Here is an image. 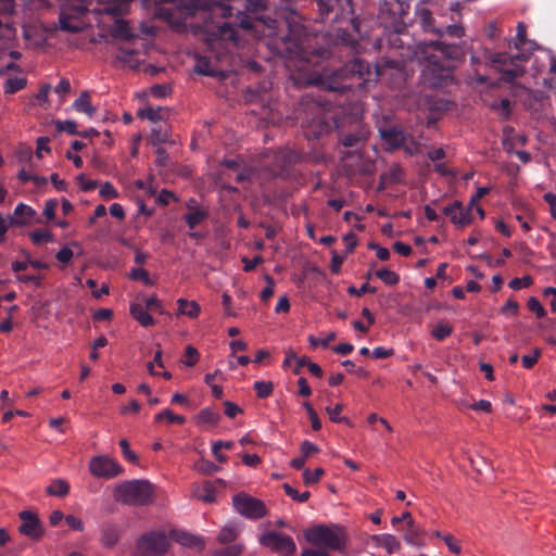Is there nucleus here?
Here are the masks:
<instances>
[{
	"mask_svg": "<svg viewBox=\"0 0 556 556\" xmlns=\"http://www.w3.org/2000/svg\"><path fill=\"white\" fill-rule=\"evenodd\" d=\"M348 291L352 295L361 296L367 292L374 293L376 290L375 288H371L368 283H364L359 289H356L355 287H350Z\"/></svg>",
	"mask_w": 556,
	"mask_h": 556,
	"instance_id": "nucleus-58",
	"label": "nucleus"
},
{
	"mask_svg": "<svg viewBox=\"0 0 556 556\" xmlns=\"http://www.w3.org/2000/svg\"><path fill=\"white\" fill-rule=\"evenodd\" d=\"M199 352L192 345H188L185 350L184 365L188 367L194 366L199 361Z\"/></svg>",
	"mask_w": 556,
	"mask_h": 556,
	"instance_id": "nucleus-40",
	"label": "nucleus"
},
{
	"mask_svg": "<svg viewBox=\"0 0 556 556\" xmlns=\"http://www.w3.org/2000/svg\"><path fill=\"white\" fill-rule=\"evenodd\" d=\"M301 556H330L327 549L324 548H307L302 551Z\"/></svg>",
	"mask_w": 556,
	"mask_h": 556,
	"instance_id": "nucleus-64",
	"label": "nucleus"
},
{
	"mask_svg": "<svg viewBox=\"0 0 556 556\" xmlns=\"http://www.w3.org/2000/svg\"><path fill=\"white\" fill-rule=\"evenodd\" d=\"M242 551L243 546L241 544H233L218 549L214 556H239Z\"/></svg>",
	"mask_w": 556,
	"mask_h": 556,
	"instance_id": "nucleus-43",
	"label": "nucleus"
},
{
	"mask_svg": "<svg viewBox=\"0 0 556 556\" xmlns=\"http://www.w3.org/2000/svg\"><path fill=\"white\" fill-rule=\"evenodd\" d=\"M99 193L104 199H116L118 198V191L116 188L109 181L104 182L99 190Z\"/></svg>",
	"mask_w": 556,
	"mask_h": 556,
	"instance_id": "nucleus-44",
	"label": "nucleus"
},
{
	"mask_svg": "<svg viewBox=\"0 0 556 556\" xmlns=\"http://www.w3.org/2000/svg\"><path fill=\"white\" fill-rule=\"evenodd\" d=\"M89 470L92 476L103 479H112L122 473V467L113 458L103 455L90 459Z\"/></svg>",
	"mask_w": 556,
	"mask_h": 556,
	"instance_id": "nucleus-9",
	"label": "nucleus"
},
{
	"mask_svg": "<svg viewBox=\"0 0 556 556\" xmlns=\"http://www.w3.org/2000/svg\"><path fill=\"white\" fill-rule=\"evenodd\" d=\"M132 0H99V7L94 8L98 14L118 16L127 13Z\"/></svg>",
	"mask_w": 556,
	"mask_h": 556,
	"instance_id": "nucleus-12",
	"label": "nucleus"
},
{
	"mask_svg": "<svg viewBox=\"0 0 556 556\" xmlns=\"http://www.w3.org/2000/svg\"><path fill=\"white\" fill-rule=\"evenodd\" d=\"M166 420L169 424L182 425L186 422V418L181 415L174 414L170 409H164L155 415V421L161 422Z\"/></svg>",
	"mask_w": 556,
	"mask_h": 556,
	"instance_id": "nucleus-28",
	"label": "nucleus"
},
{
	"mask_svg": "<svg viewBox=\"0 0 556 556\" xmlns=\"http://www.w3.org/2000/svg\"><path fill=\"white\" fill-rule=\"evenodd\" d=\"M232 504L237 513L250 519L262 518L267 513L266 506L261 500L245 493L235 495Z\"/></svg>",
	"mask_w": 556,
	"mask_h": 556,
	"instance_id": "nucleus-8",
	"label": "nucleus"
},
{
	"mask_svg": "<svg viewBox=\"0 0 556 556\" xmlns=\"http://www.w3.org/2000/svg\"><path fill=\"white\" fill-rule=\"evenodd\" d=\"M376 276L389 286H394L399 282V275L390 269L383 268L376 273Z\"/></svg>",
	"mask_w": 556,
	"mask_h": 556,
	"instance_id": "nucleus-34",
	"label": "nucleus"
},
{
	"mask_svg": "<svg viewBox=\"0 0 556 556\" xmlns=\"http://www.w3.org/2000/svg\"><path fill=\"white\" fill-rule=\"evenodd\" d=\"M406 527H407V529L403 535L405 542L409 545H418L420 530L415 526L413 519H409L408 526H406Z\"/></svg>",
	"mask_w": 556,
	"mask_h": 556,
	"instance_id": "nucleus-27",
	"label": "nucleus"
},
{
	"mask_svg": "<svg viewBox=\"0 0 556 556\" xmlns=\"http://www.w3.org/2000/svg\"><path fill=\"white\" fill-rule=\"evenodd\" d=\"M254 389L260 397L265 399L273 393L274 384L270 381L261 380L254 383Z\"/></svg>",
	"mask_w": 556,
	"mask_h": 556,
	"instance_id": "nucleus-37",
	"label": "nucleus"
},
{
	"mask_svg": "<svg viewBox=\"0 0 556 556\" xmlns=\"http://www.w3.org/2000/svg\"><path fill=\"white\" fill-rule=\"evenodd\" d=\"M301 454L305 457V458H308L312 454H315V453H318L319 452V448L316 444L309 442V441H303L302 444H301Z\"/></svg>",
	"mask_w": 556,
	"mask_h": 556,
	"instance_id": "nucleus-52",
	"label": "nucleus"
},
{
	"mask_svg": "<svg viewBox=\"0 0 556 556\" xmlns=\"http://www.w3.org/2000/svg\"><path fill=\"white\" fill-rule=\"evenodd\" d=\"M544 200L549 205L552 216L556 218V194L547 192L544 194Z\"/></svg>",
	"mask_w": 556,
	"mask_h": 556,
	"instance_id": "nucleus-62",
	"label": "nucleus"
},
{
	"mask_svg": "<svg viewBox=\"0 0 556 556\" xmlns=\"http://www.w3.org/2000/svg\"><path fill=\"white\" fill-rule=\"evenodd\" d=\"M336 339L334 332H329L325 338H315L314 336L308 337V342L312 348L323 346L327 348L331 341Z\"/></svg>",
	"mask_w": 556,
	"mask_h": 556,
	"instance_id": "nucleus-41",
	"label": "nucleus"
},
{
	"mask_svg": "<svg viewBox=\"0 0 556 556\" xmlns=\"http://www.w3.org/2000/svg\"><path fill=\"white\" fill-rule=\"evenodd\" d=\"M238 534H239L238 528H236L232 525H227L220 530V532L217 536V540L219 543H223V544L230 543L236 540Z\"/></svg>",
	"mask_w": 556,
	"mask_h": 556,
	"instance_id": "nucleus-29",
	"label": "nucleus"
},
{
	"mask_svg": "<svg viewBox=\"0 0 556 556\" xmlns=\"http://www.w3.org/2000/svg\"><path fill=\"white\" fill-rule=\"evenodd\" d=\"M532 278L530 276H525L522 278H515L509 282V287L514 290H519L521 288H527L531 286Z\"/></svg>",
	"mask_w": 556,
	"mask_h": 556,
	"instance_id": "nucleus-51",
	"label": "nucleus"
},
{
	"mask_svg": "<svg viewBox=\"0 0 556 556\" xmlns=\"http://www.w3.org/2000/svg\"><path fill=\"white\" fill-rule=\"evenodd\" d=\"M72 248L78 250L81 253V247L78 242L73 241L68 245L62 248L55 255L56 260L62 264H68L74 256V251Z\"/></svg>",
	"mask_w": 556,
	"mask_h": 556,
	"instance_id": "nucleus-23",
	"label": "nucleus"
},
{
	"mask_svg": "<svg viewBox=\"0 0 556 556\" xmlns=\"http://www.w3.org/2000/svg\"><path fill=\"white\" fill-rule=\"evenodd\" d=\"M225 405V414L229 417V418H233L236 417L238 414H241L242 413V409L236 405L235 403L232 402H225L224 403Z\"/></svg>",
	"mask_w": 556,
	"mask_h": 556,
	"instance_id": "nucleus-56",
	"label": "nucleus"
},
{
	"mask_svg": "<svg viewBox=\"0 0 556 556\" xmlns=\"http://www.w3.org/2000/svg\"><path fill=\"white\" fill-rule=\"evenodd\" d=\"M65 521L67 526L75 531L81 532L85 529L84 521L74 515H67Z\"/></svg>",
	"mask_w": 556,
	"mask_h": 556,
	"instance_id": "nucleus-50",
	"label": "nucleus"
},
{
	"mask_svg": "<svg viewBox=\"0 0 556 556\" xmlns=\"http://www.w3.org/2000/svg\"><path fill=\"white\" fill-rule=\"evenodd\" d=\"M152 140L155 142V143H162V142H165L168 140L169 138V128L167 125H161L159 126V128H153L152 129Z\"/></svg>",
	"mask_w": 556,
	"mask_h": 556,
	"instance_id": "nucleus-38",
	"label": "nucleus"
},
{
	"mask_svg": "<svg viewBox=\"0 0 556 556\" xmlns=\"http://www.w3.org/2000/svg\"><path fill=\"white\" fill-rule=\"evenodd\" d=\"M525 41H526V25L523 23H518L515 47L517 49H519L520 46H522L525 43Z\"/></svg>",
	"mask_w": 556,
	"mask_h": 556,
	"instance_id": "nucleus-55",
	"label": "nucleus"
},
{
	"mask_svg": "<svg viewBox=\"0 0 556 556\" xmlns=\"http://www.w3.org/2000/svg\"><path fill=\"white\" fill-rule=\"evenodd\" d=\"M168 115H169L168 109H165L162 106H157V108L147 106V108L140 109L138 111V116L140 118L149 119L152 123H157V122L164 121L168 117Z\"/></svg>",
	"mask_w": 556,
	"mask_h": 556,
	"instance_id": "nucleus-15",
	"label": "nucleus"
},
{
	"mask_svg": "<svg viewBox=\"0 0 556 556\" xmlns=\"http://www.w3.org/2000/svg\"><path fill=\"white\" fill-rule=\"evenodd\" d=\"M198 418L202 422L215 425L219 419V415L210 408H205L199 413Z\"/></svg>",
	"mask_w": 556,
	"mask_h": 556,
	"instance_id": "nucleus-45",
	"label": "nucleus"
},
{
	"mask_svg": "<svg viewBox=\"0 0 556 556\" xmlns=\"http://www.w3.org/2000/svg\"><path fill=\"white\" fill-rule=\"evenodd\" d=\"M194 496L204 503L215 502V491L208 483L204 484L201 488H197L194 490Z\"/></svg>",
	"mask_w": 556,
	"mask_h": 556,
	"instance_id": "nucleus-26",
	"label": "nucleus"
},
{
	"mask_svg": "<svg viewBox=\"0 0 556 556\" xmlns=\"http://www.w3.org/2000/svg\"><path fill=\"white\" fill-rule=\"evenodd\" d=\"M129 277L134 280H139L147 286H153L154 282L150 279L149 273L142 267H135L131 269Z\"/></svg>",
	"mask_w": 556,
	"mask_h": 556,
	"instance_id": "nucleus-36",
	"label": "nucleus"
},
{
	"mask_svg": "<svg viewBox=\"0 0 556 556\" xmlns=\"http://www.w3.org/2000/svg\"><path fill=\"white\" fill-rule=\"evenodd\" d=\"M541 355V350L535 349L532 354L525 355L521 358L522 365L525 368L530 369L534 366V364L538 362L539 357Z\"/></svg>",
	"mask_w": 556,
	"mask_h": 556,
	"instance_id": "nucleus-48",
	"label": "nucleus"
},
{
	"mask_svg": "<svg viewBox=\"0 0 556 556\" xmlns=\"http://www.w3.org/2000/svg\"><path fill=\"white\" fill-rule=\"evenodd\" d=\"M528 307L531 312L535 313L538 317H543L545 315V309L542 304L535 298H530L528 302Z\"/></svg>",
	"mask_w": 556,
	"mask_h": 556,
	"instance_id": "nucleus-53",
	"label": "nucleus"
},
{
	"mask_svg": "<svg viewBox=\"0 0 556 556\" xmlns=\"http://www.w3.org/2000/svg\"><path fill=\"white\" fill-rule=\"evenodd\" d=\"M261 545L269 548L271 552L280 556H290L295 553L296 545L293 539L287 534L268 531L258 539Z\"/></svg>",
	"mask_w": 556,
	"mask_h": 556,
	"instance_id": "nucleus-6",
	"label": "nucleus"
},
{
	"mask_svg": "<svg viewBox=\"0 0 556 556\" xmlns=\"http://www.w3.org/2000/svg\"><path fill=\"white\" fill-rule=\"evenodd\" d=\"M111 35L114 38L123 40H131L136 37V35L129 28L128 23L124 20L118 18H115L114 21V26L111 29Z\"/></svg>",
	"mask_w": 556,
	"mask_h": 556,
	"instance_id": "nucleus-20",
	"label": "nucleus"
},
{
	"mask_svg": "<svg viewBox=\"0 0 556 556\" xmlns=\"http://www.w3.org/2000/svg\"><path fill=\"white\" fill-rule=\"evenodd\" d=\"M177 542L184 546L193 547L195 549H202L204 542L200 536L191 533L181 532L177 535Z\"/></svg>",
	"mask_w": 556,
	"mask_h": 556,
	"instance_id": "nucleus-22",
	"label": "nucleus"
},
{
	"mask_svg": "<svg viewBox=\"0 0 556 556\" xmlns=\"http://www.w3.org/2000/svg\"><path fill=\"white\" fill-rule=\"evenodd\" d=\"M283 490L288 496H290L293 501H296L300 503L306 502L311 496V493L308 491L299 493L298 490H295L293 486H291L288 483L283 484Z\"/></svg>",
	"mask_w": 556,
	"mask_h": 556,
	"instance_id": "nucleus-35",
	"label": "nucleus"
},
{
	"mask_svg": "<svg viewBox=\"0 0 556 556\" xmlns=\"http://www.w3.org/2000/svg\"><path fill=\"white\" fill-rule=\"evenodd\" d=\"M35 244H42L53 240V235L47 230H36L29 235Z\"/></svg>",
	"mask_w": 556,
	"mask_h": 556,
	"instance_id": "nucleus-39",
	"label": "nucleus"
},
{
	"mask_svg": "<svg viewBox=\"0 0 556 556\" xmlns=\"http://www.w3.org/2000/svg\"><path fill=\"white\" fill-rule=\"evenodd\" d=\"M169 91H170V89L164 85H156V86L152 87V89H151V93L155 98H164L167 94H169Z\"/></svg>",
	"mask_w": 556,
	"mask_h": 556,
	"instance_id": "nucleus-63",
	"label": "nucleus"
},
{
	"mask_svg": "<svg viewBox=\"0 0 556 556\" xmlns=\"http://www.w3.org/2000/svg\"><path fill=\"white\" fill-rule=\"evenodd\" d=\"M526 60L527 56L525 54L510 56L505 53H498L493 56L492 63L501 72L503 80L513 81L515 78L523 75L525 68L519 62Z\"/></svg>",
	"mask_w": 556,
	"mask_h": 556,
	"instance_id": "nucleus-7",
	"label": "nucleus"
},
{
	"mask_svg": "<svg viewBox=\"0 0 556 556\" xmlns=\"http://www.w3.org/2000/svg\"><path fill=\"white\" fill-rule=\"evenodd\" d=\"M73 108L80 113L86 114L88 117H93L97 112L96 106L90 101V94L88 91H83L80 96L74 101Z\"/></svg>",
	"mask_w": 556,
	"mask_h": 556,
	"instance_id": "nucleus-18",
	"label": "nucleus"
},
{
	"mask_svg": "<svg viewBox=\"0 0 556 556\" xmlns=\"http://www.w3.org/2000/svg\"><path fill=\"white\" fill-rule=\"evenodd\" d=\"M305 539L312 545L330 551H342L345 547V532L338 526H316L305 532Z\"/></svg>",
	"mask_w": 556,
	"mask_h": 556,
	"instance_id": "nucleus-2",
	"label": "nucleus"
},
{
	"mask_svg": "<svg viewBox=\"0 0 556 556\" xmlns=\"http://www.w3.org/2000/svg\"><path fill=\"white\" fill-rule=\"evenodd\" d=\"M101 540L108 547L114 546L119 540V530L113 525H105L102 528Z\"/></svg>",
	"mask_w": 556,
	"mask_h": 556,
	"instance_id": "nucleus-21",
	"label": "nucleus"
},
{
	"mask_svg": "<svg viewBox=\"0 0 556 556\" xmlns=\"http://www.w3.org/2000/svg\"><path fill=\"white\" fill-rule=\"evenodd\" d=\"M20 518L22 521L18 527L21 533L31 539L40 538L42 531L39 525V519L35 514L28 510H24L20 514Z\"/></svg>",
	"mask_w": 556,
	"mask_h": 556,
	"instance_id": "nucleus-10",
	"label": "nucleus"
},
{
	"mask_svg": "<svg viewBox=\"0 0 556 556\" xmlns=\"http://www.w3.org/2000/svg\"><path fill=\"white\" fill-rule=\"evenodd\" d=\"M298 386H299V394L302 395V396H309L312 394V389L309 388L308 383H307V380L303 377H301L299 380H298Z\"/></svg>",
	"mask_w": 556,
	"mask_h": 556,
	"instance_id": "nucleus-60",
	"label": "nucleus"
},
{
	"mask_svg": "<svg viewBox=\"0 0 556 556\" xmlns=\"http://www.w3.org/2000/svg\"><path fill=\"white\" fill-rule=\"evenodd\" d=\"M425 63L422 77L433 87H442L452 78V70L447 60H442L443 50L437 42L424 43L416 52Z\"/></svg>",
	"mask_w": 556,
	"mask_h": 556,
	"instance_id": "nucleus-1",
	"label": "nucleus"
},
{
	"mask_svg": "<svg viewBox=\"0 0 556 556\" xmlns=\"http://www.w3.org/2000/svg\"><path fill=\"white\" fill-rule=\"evenodd\" d=\"M233 446L231 441H217L212 446V452L216 459L220 463H225L227 460L226 455L220 453L222 448L230 450Z\"/></svg>",
	"mask_w": 556,
	"mask_h": 556,
	"instance_id": "nucleus-33",
	"label": "nucleus"
},
{
	"mask_svg": "<svg viewBox=\"0 0 556 556\" xmlns=\"http://www.w3.org/2000/svg\"><path fill=\"white\" fill-rule=\"evenodd\" d=\"M265 279H266L268 285H267L266 288L263 289V291L261 293V298L264 301L268 300L274 294V280H273V278L269 277V276H266Z\"/></svg>",
	"mask_w": 556,
	"mask_h": 556,
	"instance_id": "nucleus-59",
	"label": "nucleus"
},
{
	"mask_svg": "<svg viewBox=\"0 0 556 556\" xmlns=\"http://www.w3.org/2000/svg\"><path fill=\"white\" fill-rule=\"evenodd\" d=\"M26 86L24 77H12L5 80L3 88L5 93H14Z\"/></svg>",
	"mask_w": 556,
	"mask_h": 556,
	"instance_id": "nucleus-31",
	"label": "nucleus"
},
{
	"mask_svg": "<svg viewBox=\"0 0 556 556\" xmlns=\"http://www.w3.org/2000/svg\"><path fill=\"white\" fill-rule=\"evenodd\" d=\"M443 213L450 217L451 222L459 227H465L471 223V214L469 210L459 202L445 206Z\"/></svg>",
	"mask_w": 556,
	"mask_h": 556,
	"instance_id": "nucleus-11",
	"label": "nucleus"
},
{
	"mask_svg": "<svg viewBox=\"0 0 556 556\" xmlns=\"http://www.w3.org/2000/svg\"><path fill=\"white\" fill-rule=\"evenodd\" d=\"M143 306L147 309H156L162 312V303L155 295L144 299Z\"/></svg>",
	"mask_w": 556,
	"mask_h": 556,
	"instance_id": "nucleus-54",
	"label": "nucleus"
},
{
	"mask_svg": "<svg viewBox=\"0 0 556 556\" xmlns=\"http://www.w3.org/2000/svg\"><path fill=\"white\" fill-rule=\"evenodd\" d=\"M382 138L392 147H397L404 141V134L397 128H388L381 131Z\"/></svg>",
	"mask_w": 556,
	"mask_h": 556,
	"instance_id": "nucleus-25",
	"label": "nucleus"
},
{
	"mask_svg": "<svg viewBox=\"0 0 556 556\" xmlns=\"http://www.w3.org/2000/svg\"><path fill=\"white\" fill-rule=\"evenodd\" d=\"M46 493L50 496L65 497L70 493V484L62 478L54 479L46 488Z\"/></svg>",
	"mask_w": 556,
	"mask_h": 556,
	"instance_id": "nucleus-19",
	"label": "nucleus"
},
{
	"mask_svg": "<svg viewBox=\"0 0 556 556\" xmlns=\"http://www.w3.org/2000/svg\"><path fill=\"white\" fill-rule=\"evenodd\" d=\"M326 410L331 421L349 424L348 418L340 416L341 412L343 410V405L341 403L337 404L334 407H327Z\"/></svg>",
	"mask_w": 556,
	"mask_h": 556,
	"instance_id": "nucleus-42",
	"label": "nucleus"
},
{
	"mask_svg": "<svg viewBox=\"0 0 556 556\" xmlns=\"http://www.w3.org/2000/svg\"><path fill=\"white\" fill-rule=\"evenodd\" d=\"M36 215V211L27 204L20 203L14 210L13 216L8 217L9 226L27 225Z\"/></svg>",
	"mask_w": 556,
	"mask_h": 556,
	"instance_id": "nucleus-13",
	"label": "nucleus"
},
{
	"mask_svg": "<svg viewBox=\"0 0 556 556\" xmlns=\"http://www.w3.org/2000/svg\"><path fill=\"white\" fill-rule=\"evenodd\" d=\"M131 316L142 326L150 327L154 325L153 317L148 313V309L141 303L130 304Z\"/></svg>",
	"mask_w": 556,
	"mask_h": 556,
	"instance_id": "nucleus-17",
	"label": "nucleus"
},
{
	"mask_svg": "<svg viewBox=\"0 0 556 556\" xmlns=\"http://www.w3.org/2000/svg\"><path fill=\"white\" fill-rule=\"evenodd\" d=\"M170 545L168 536L162 531H150L141 535L136 544V556H162Z\"/></svg>",
	"mask_w": 556,
	"mask_h": 556,
	"instance_id": "nucleus-4",
	"label": "nucleus"
},
{
	"mask_svg": "<svg viewBox=\"0 0 556 556\" xmlns=\"http://www.w3.org/2000/svg\"><path fill=\"white\" fill-rule=\"evenodd\" d=\"M453 332V326L446 321H439L431 330V336L437 341H443Z\"/></svg>",
	"mask_w": 556,
	"mask_h": 556,
	"instance_id": "nucleus-24",
	"label": "nucleus"
},
{
	"mask_svg": "<svg viewBox=\"0 0 556 556\" xmlns=\"http://www.w3.org/2000/svg\"><path fill=\"white\" fill-rule=\"evenodd\" d=\"M177 316H187L191 319L197 318L201 312V307L195 301H189L182 298L177 300Z\"/></svg>",
	"mask_w": 556,
	"mask_h": 556,
	"instance_id": "nucleus-14",
	"label": "nucleus"
},
{
	"mask_svg": "<svg viewBox=\"0 0 556 556\" xmlns=\"http://www.w3.org/2000/svg\"><path fill=\"white\" fill-rule=\"evenodd\" d=\"M119 446L123 451V454H124V457L131 462V463H137L138 460V457L137 455L130 450V446H129V443L126 439H122L119 441Z\"/></svg>",
	"mask_w": 556,
	"mask_h": 556,
	"instance_id": "nucleus-47",
	"label": "nucleus"
},
{
	"mask_svg": "<svg viewBox=\"0 0 556 556\" xmlns=\"http://www.w3.org/2000/svg\"><path fill=\"white\" fill-rule=\"evenodd\" d=\"M58 207V201L54 199H49L45 202L43 207V216L47 218L48 222H51L55 217V210Z\"/></svg>",
	"mask_w": 556,
	"mask_h": 556,
	"instance_id": "nucleus-46",
	"label": "nucleus"
},
{
	"mask_svg": "<svg viewBox=\"0 0 556 556\" xmlns=\"http://www.w3.org/2000/svg\"><path fill=\"white\" fill-rule=\"evenodd\" d=\"M205 217H206L205 211H203L201 208H195V210L189 212L188 214H186L185 219L190 228H194L198 225H200L205 219Z\"/></svg>",
	"mask_w": 556,
	"mask_h": 556,
	"instance_id": "nucleus-30",
	"label": "nucleus"
},
{
	"mask_svg": "<svg viewBox=\"0 0 556 556\" xmlns=\"http://www.w3.org/2000/svg\"><path fill=\"white\" fill-rule=\"evenodd\" d=\"M371 541L377 547L384 548L389 554L400 549V542L392 534H376L371 538Z\"/></svg>",
	"mask_w": 556,
	"mask_h": 556,
	"instance_id": "nucleus-16",
	"label": "nucleus"
},
{
	"mask_svg": "<svg viewBox=\"0 0 556 556\" xmlns=\"http://www.w3.org/2000/svg\"><path fill=\"white\" fill-rule=\"evenodd\" d=\"M86 12L87 8L83 2L73 7H63L59 16L60 28L68 33L84 30L87 26L85 21Z\"/></svg>",
	"mask_w": 556,
	"mask_h": 556,
	"instance_id": "nucleus-5",
	"label": "nucleus"
},
{
	"mask_svg": "<svg viewBox=\"0 0 556 556\" xmlns=\"http://www.w3.org/2000/svg\"><path fill=\"white\" fill-rule=\"evenodd\" d=\"M56 128L60 131H66V132L71 134V135H78L79 134L77 131V125L73 121L58 122L56 123Z\"/></svg>",
	"mask_w": 556,
	"mask_h": 556,
	"instance_id": "nucleus-49",
	"label": "nucleus"
},
{
	"mask_svg": "<svg viewBox=\"0 0 556 556\" xmlns=\"http://www.w3.org/2000/svg\"><path fill=\"white\" fill-rule=\"evenodd\" d=\"M77 179L79 181L81 190H84V191H90V190L94 189L97 186V182L94 180L87 179L84 174H80L77 177Z\"/></svg>",
	"mask_w": 556,
	"mask_h": 556,
	"instance_id": "nucleus-57",
	"label": "nucleus"
},
{
	"mask_svg": "<svg viewBox=\"0 0 556 556\" xmlns=\"http://www.w3.org/2000/svg\"><path fill=\"white\" fill-rule=\"evenodd\" d=\"M469 407L473 410H481V412L489 413V412H491L492 405H491V402H489L486 400H480V401L471 404Z\"/></svg>",
	"mask_w": 556,
	"mask_h": 556,
	"instance_id": "nucleus-61",
	"label": "nucleus"
},
{
	"mask_svg": "<svg viewBox=\"0 0 556 556\" xmlns=\"http://www.w3.org/2000/svg\"><path fill=\"white\" fill-rule=\"evenodd\" d=\"M325 471L323 468H316L314 470L305 469L303 471V482L306 485H312L317 483L320 478L324 476Z\"/></svg>",
	"mask_w": 556,
	"mask_h": 556,
	"instance_id": "nucleus-32",
	"label": "nucleus"
},
{
	"mask_svg": "<svg viewBox=\"0 0 556 556\" xmlns=\"http://www.w3.org/2000/svg\"><path fill=\"white\" fill-rule=\"evenodd\" d=\"M153 488L147 481H128L116 486L114 497L129 505H144L152 500Z\"/></svg>",
	"mask_w": 556,
	"mask_h": 556,
	"instance_id": "nucleus-3",
	"label": "nucleus"
}]
</instances>
